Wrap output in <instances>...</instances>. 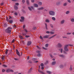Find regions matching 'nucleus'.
I'll return each mask as SVG.
<instances>
[{
    "label": "nucleus",
    "instance_id": "nucleus-1",
    "mask_svg": "<svg viewBox=\"0 0 74 74\" xmlns=\"http://www.w3.org/2000/svg\"><path fill=\"white\" fill-rule=\"evenodd\" d=\"M11 30H12V27H10L5 29V31L6 33H10L11 32Z\"/></svg>",
    "mask_w": 74,
    "mask_h": 74
},
{
    "label": "nucleus",
    "instance_id": "nucleus-2",
    "mask_svg": "<svg viewBox=\"0 0 74 74\" xmlns=\"http://www.w3.org/2000/svg\"><path fill=\"white\" fill-rule=\"evenodd\" d=\"M49 14L50 15H51V16H53V15H55V13L54 12L51 11L49 12Z\"/></svg>",
    "mask_w": 74,
    "mask_h": 74
},
{
    "label": "nucleus",
    "instance_id": "nucleus-3",
    "mask_svg": "<svg viewBox=\"0 0 74 74\" xmlns=\"http://www.w3.org/2000/svg\"><path fill=\"white\" fill-rule=\"evenodd\" d=\"M68 46H69V45H66L64 47V50L66 52H68V51H69V49H68V48H67Z\"/></svg>",
    "mask_w": 74,
    "mask_h": 74
},
{
    "label": "nucleus",
    "instance_id": "nucleus-4",
    "mask_svg": "<svg viewBox=\"0 0 74 74\" xmlns=\"http://www.w3.org/2000/svg\"><path fill=\"white\" fill-rule=\"evenodd\" d=\"M21 19L20 20V22H23V21H24V20H25V18L23 16H22L21 18Z\"/></svg>",
    "mask_w": 74,
    "mask_h": 74
},
{
    "label": "nucleus",
    "instance_id": "nucleus-5",
    "mask_svg": "<svg viewBox=\"0 0 74 74\" xmlns=\"http://www.w3.org/2000/svg\"><path fill=\"white\" fill-rule=\"evenodd\" d=\"M26 2L27 5H29L30 4V1L29 0H26Z\"/></svg>",
    "mask_w": 74,
    "mask_h": 74
},
{
    "label": "nucleus",
    "instance_id": "nucleus-6",
    "mask_svg": "<svg viewBox=\"0 0 74 74\" xmlns=\"http://www.w3.org/2000/svg\"><path fill=\"white\" fill-rule=\"evenodd\" d=\"M31 44H32V42H31V41H29L27 42V45L29 46L31 45Z\"/></svg>",
    "mask_w": 74,
    "mask_h": 74
},
{
    "label": "nucleus",
    "instance_id": "nucleus-7",
    "mask_svg": "<svg viewBox=\"0 0 74 74\" xmlns=\"http://www.w3.org/2000/svg\"><path fill=\"white\" fill-rule=\"evenodd\" d=\"M49 37V35H45L43 37V38H48Z\"/></svg>",
    "mask_w": 74,
    "mask_h": 74
},
{
    "label": "nucleus",
    "instance_id": "nucleus-8",
    "mask_svg": "<svg viewBox=\"0 0 74 74\" xmlns=\"http://www.w3.org/2000/svg\"><path fill=\"white\" fill-rule=\"evenodd\" d=\"M38 72H39V73H41V74H45V73H44L43 72L41 71L38 70Z\"/></svg>",
    "mask_w": 74,
    "mask_h": 74
},
{
    "label": "nucleus",
    "instance_id": "nucleus-9",
    "mask_svg": "<svg viewBox=\"0 0 74 74\" xmlns=\"http://www.w3.org/2000/svg\"><path fill=\"white\" fill-rule=\"evenodd\" d=\"M34 7L37 8L38 7V5L37 4H34Z\"/></svg>",
    "mask_w": 74,
    "mask_h": 74
},
{
    "label": "nucleus",
    "instance_id": "nucleus-10",
    "mask_svg": "<svg viewBox=\"0 0 74 74\" xmlns=\"http://www.w3.org/2000/svg\"><path fill=\"white\" fill-rule=\"evenodd\" d=\"M14 8L16 10H17L18 9V7L16 5H15L14 6Z\"/></svg>",
    "mask_w": 74,
    "mask_h": 74
},
{
    "label": "nucleus",
    "instance_id": "nucleus-11",
    "mask_svg": "<svg viewBox=\"0 0 74 74\" xmlns=\"http://www.w3.org/2000/svg\"><path fill=\"white\" fill-rule=\"evenodd\" d=\"M16 54H17V55H18V56H20V54H19V52L18 51V50L16 49Z\"/></svg>",
    "mask_w": 74,
    "mask_h": 74
},
{
    "label": "nucleus",
    "instance_id": "nucleus-12",
    "mask_svg": "<svg viewBox=\"0 0 74 74\" xmlns=\"http://www.w3.org/2000/svg\"><path fill=\"white\" fill-rule=\"evenodd\" d=\"M58 48L62 47V45H61V44L60 43H58Z\"/></svg>",
    "mask_w": 74,
    "mask_h": 74
},
{
    "label": "nucleus",
    "instance_id": "nucleus-13",
    "mask_svg": "<svg viewBox=\"0 0 74 74\" xmlns=\"http://www.w3.org/2000/svg\"><path fill=\"white\" fill-rule=\"evenodd\" d=\"M65 21L64 20H62L61 21V24H63L64 23Z\"/></svg>",
    "mask_w": 74,
    "mask_h": 74
},
{
    "label": "nucleus",
    "instance_id": "nucleus-14",
    "mask_svg": "<svg viewBox=\"0 0 74 74\" xmlns=\"http://www.w3.org/2000/svg\"><path fill=\"white\" fill-rule=\"evenodd\" d=\"M56 36V34H55V35L50 37L49 38V39H51V38H53V37H54L55 36Z\"/></svg>",
    "mask_w": 74,
    "mask_h": 74
},
{
    "label": "nucleus",
    "instance_id": "nucleus-15",
    "mask_svg": "<svg viewBox=\"0 0 74 74\" xmlns=\"http://www.w3.org/2000/svg\"><path fill=\"white\" fill-rule=\"evenodd\" d=\"M38 4L39 5H41L42 4V3L41 2H39L38 3Z\"/></svg>",
    "mask_w": 74,
    "mask_h": 74
},
{
    "label": "nucleus",
    "instance_id": "nucleus-16",
    "mask_svg": "<svg viewBox=\"0 0 74 74\" xmlns=\"http://www.w3.org/2000/svg\"><path fill=\"white\" fill-rule=\"evenodd\" d=\"M67 3H65L63 4V5L64 7H66L67 6Z\"/></svg>",
    "mask_w": 74,
    "mask_h": 74
},
{
    "label": "nucleus",
    "instance_id": "nucleus-17",
    "mask_svg": "<svg viewBox=\"0 0 74 74\" xmlns=\"http://www.w3.org/2000/svg\"><path fill=\"white\" fill-rule=\"evenodd\" d=\"M38 10H44V8L41 7L38 9Z\"/></svg>",
    "mask_w": 74,
    "mask_h": 74
},
{
    "label": "nucleus",
    "instance_id": "nucleus-18",
    "mask_svg": "<svg viewBox=\"0 0 74 74\" xmlns=\"http://www.w3.org/2000/svg\"><path fill=\"white\" fill-rule=\"evenodd\" d=\"M60 69H63V65H60Z\"/></svg>",
    "mask_w": 74,
    "mask_h": 74
},
{
    "label": "nucleus",
    "instance_id": "nucleus-19",
    "mask_svg": "<svg viewBox=\"0 0 74 74\" xmlns=\"http://www.w3.org/2000/svg\"><path fill=\"white\" fill-rule=\"evenodd\" d=\"M47 73L48 74H51V72L50 71H47Z\"/></svg>",
    "mask_w": 74,
    "mask_h": 74
},
{
    "label": "nucleus",
    "instance_id": "nucleus-20",
    "mask_svg": "<svg viewBox=\"0 0 74 74\" xmlns=\"http://www.w3.org/2000/svg\"><path fill=\"white\" fill-rule=\"evenodd\" d=\"M8 49H7L5 52V53L6 55H7V53H8Z\"/></svg>",
    "mask_w": 74,
    "mask_h": 74
},
{
    "label": "nucleus",
    "instance_id": "nucleus-21",
    "mask_svg": "<svg viewBox=\"0 0 74 74\" xmlns=\"http://www.w3.org/2000/svg\"><path fill=\"white\" fill-rule=\"evenodd\" d=\"M55 64H56V62L55 61L52 62V65H54Z\"/></svg>",
    "mask_w": 74,
    "mask_h": 74
},
{
    "label": "nucleus",
    "instance_id": "nucleus-22",
    "mask_svg": "<svg viewBox=\"0 0 74 74\" xmlns=\"http://www.w3.org/2000/svg\"><path fill=\"white\" fill-rule=\"evenodd\" d=\"M45 22L47 23H49V20L48 19H46L45 20Z\"/></svg>",
    "mask_w": 74,
    "mask_h": 74
},
{
    "label": "nucleus",
    "instance_id": "nucleus-23",
    "mask_svg": "<svg viewBox=\"0 0 74 74\" xmlns=\"http://www.w3.org/2000/svg\"><path fill=\"white\" fill-rule=\"evenodd\" d=\"M52 19L53 21H55L56 20V18H55L54 17H52Z\"/></svg>",
    "mask_w": 74,
    "mask_h": 74
},
{
    "label": "nucleus",
    "instance_id": "nucleus-24",
    "mask_svg": "<svg viewBox=\"0 0 74 74\" xmlns=\"http://www.w3.org/2000/svg\"><path fill=\"white\" fill-rule=\"evenodd\" d=\"M69 12H69V11H67L66 12L65 14H67H67H69Z\"/></svg>",
    "mask_w": 74,
    "mask_h": 74
},
{
    "label": "nucleus",
    "instance_id": "nucleus-25",
    "mask_svg": "<svg viewBox=\"0 0 74 74\" xmlns=\"http://www.w3.org/2000/svg\"><path fill=\"white\" fill-rule=\"evenodd\" d=\"M50 34H54V33H54V32H53L51 31L50 32Z\"/></svg>",
    "mask_w": 74,
    "mask_h": 74
},
{
    "label": "nucleus",
    "instance_id": "nucleus-26",
    "mask_svg": "<svg viewBox=\"0 0 74 74\" xmlns=\"http://www.w3.org/2000/svg\"><path fill=\"white\" fill-rule=\"evenodd\" d=\"M45 28L46 30H48V28H47V24L46 23L45 24Z\"/></svg>",
    "mask_w": 74,
    "mask_h": 74
},
{
    "label": "nucleus",
    "instance_id": "nucleus-27",
    "mask_svg": "<svg viewBox=\"0 0 74 74\" xmlns=\"http://www.w3.org/2000/svg\"><path fill=\"white\" fill-rule=\"evenodd\" d=\"M19 37L20 38H21V39H23V37H22V36H21L20 35L19 36Z\"/></svg>",
    "mask_w": 74,
    "mask_h": 74
},
{
    "label": "nucleus",
    "instance_id": "nucleus-28",
    "mask_svg": "<svg viewBox=\"0 0 74 74\" xmlns=\"http://www.w3.org/2000/svg\"><path fill=\"white\" fill-rule=\"evenodd\" d=\"M5 56H3V57H2L1 58V59L3 60H4V57Z\"/></svg>",
    "mask_w": 74,
    "mask_h": 74
},
{
    "label": "nucleus",
    "instance_id": "nucleus-29",
    "mask_svg": "<svg viewBox=\"0 0 74 74\" xmlns=\"http://www.w3.org/2000/svg\"><path fill=\"white\" fill-rule=\"evenodd\" d=\"M37 56L38 57H40V56H41V54L40 53H38L37 55Z\"/></svg>",
    "mask_w": 74,
    "mask_h": 74
},
{
    "label": "nucleus",
    "instance_id": "nucleus-30",
    "mask_svg": "<svg viewBox=\"0 0 74 74\" xmlns=\"http://www.w3.org/2000/svg\"><path fill=\"white\" fill-rule=\"evenodd\" d=\"M26 33H22V34L23 35V36H26Z\"/></svg>",
    "mask_w": 74,
    "mask_h": 74
},
{
    "label": "nucleus",
    "instance_id": "nucleus-31",
    "mask_svg": "<svg viewBox=\"0 0 74 74\" xmlns=\"http://www.w3.org/2000/svg\"><path fill=\"white\" fill-rule=\"evenodd\" d=\"M9 22L10 23H12L13 22V21L12 20H9Z\"/></svg>",
    "mask_w": 74,
    "mask_h": 74
},
{
    "label": "nucleus",
    "instance_id": "nucleus-32",
    "mask_svg": "<svg viewBox=\"0 0 74 74\" xmlns=\"http://www.w3.org/2000/svg\"><path fill=\"white\" fill-rule=\"evenodd\" d=\"M71 22H74V18H72L71 19Z\"/></svg>",
    "mask_w": 74,
    "mask_h": 74
},
{
    "label": "nucleus",
    "instance_id": "nucleus-33",
    "mask_svg": "<svg viewBox=\"0 0 74 74\" xmlns=\"http://www.w3.org/2000/svg\"><path fill=\"white\" fill-rule=\"evenodd\" d=\"M10 71V69H8L6 70V73H8Z\"/></svg>",
    "mask_w": 74,
    "mask_h": 74
},
{
    "label": "nucleus",
    "instance_id": "nucleus-34",
    "mask_svg": "<svg viewBox=\"0 0 74 74\" xmlns=\"http://www.w3.org/2000/svg\"><path fill=\"white\" fill-rule=\"evenodd\" d=\"M37 60V59L36 58H32V60L33 61H34V60Z\"/></svg>",
    "mask_w": 74,
    "mask_h": 74
},
{
    "label": "nucleus",
    "instance_id": "nucleus-35",
    "mask_svg": "<svg viewBox=\"0 0 74 74\" xmlns=\"http://www.w3.org/2000/svg\"><path fill=\"white\" fill-rule=\"evenodd\" d=\"M28 8L29 10V11H32V10L31 8L30 7H28Z\"/></svg>",
    "mask_w": 74,
    "mask_h": 74
},
{
    "label": "nucleus",
    "instance_id": "nucleus-36",
    "mask_svg": "<svg viewBox=\"0 0 74 74\" xmlns=\"http://www.w3.org/2000/svg\"><path fill=\"white\" fill-rule=\"evenodd\" d=\"M59 50L60 51L61 53H62V52H63V49H60Z\"/></svg>",
    "mask_w": 74,
    "mask_h": 74
},
{
    "label": "nucleus",
    "instance_id": "nucleus-37",
    "mask_svg": "<svg viewBox=\"0 0 74 74\" xmlns=\"http://www.w3.org/2000/svg\"><path fill=\"white\" fill-rule=\"evenodd\" d=\"M48 61H47L45 63V65H46L47 64H48Z\"/></svg>",
    "mask_w": 74,
    "mask_h": 74
},
{
    "label": "nucleus",
    "instance_id": "nucleus-38",
    "mask_svg": "<svg viewBox=\"0 0 74 74\" xmlns=\"http://www.w3.org/2000/svg\"><path fill=\"white\" fill-rule=\"evenodd\" d=\"M57 5H60L61 4V3L60 2H58L57 3Z\"/></svg>",
    "mask_w": 74,
    "mask_h": 74
},
{
    "label": "nucleus",
    "instance_id": "nucleus-39",
    "mask_svg": "<svg viewBox=\"0 0 74 74\" xmlns=\"http://www.w3.org/2000/svg\"><path fill=\"white\" fill-rule=\"evenodd\" d=\"M40 66H41V67H43V66H44V64L42 63H41L40 64Z\"/></svg>",
    "mask_w": 74,
    "mask_h": 74
},
{
    "label": "nucleus",
    "instance_id": "nucleus-40",
    "mask_svg": "<svg viewBox=\"0 0 74 74\" xmlns=\"http://www.w3.org/2000/svg\"><path fill=\"white\" fill-rule=\"evenodd\" d=\"M25 37L26 38H29V37H30V36L28 35V36H27V35H26L25 36Z\"/></svg>",
    "mask_w": 74,
    "mask_h": 74
},
{
    "label": "nucleus",
    "instance_id": "nucleus-41",
    "mask_svg": "<svg viewBox=\"0 0 74 74\" xmlns=\"http://www.w3.org/2000/svg\"><path fill=\"white\" fill-rule=\"evenodd\" d=\"M49 56H51V58H53V56H52V54H49Z\"/></svg>",
    "mask_w": 74,
    "mask_h": 74
},
{
    "label": "nucleus",
    "instance_id": "nucleus-42",
    "mask_svg": "<svg viewBox=\"0 0 74 74\" xmlns=\"http://www.w3.org/2000/svg\"><path fill=\"white\" fill-rule=\"evenodd\" d=\"M59 56L60 57H62V58H63V57H64V56H63V55H59Z\"/></svg>",
    "mask_w": 74,
    "mask_h": 74
},
{
    "label": "nucleus",
    "instance_id": "nucleus-43",
    "mask_svg": "<svg viewBox=\"0 0 74 74\" xmlns=\"http://www.w3.org/2000/svg\"><path fill=\"white\" fill-rule=\"evenodd\" d=\"M31 8H32V9H33V10H34V7L33 6H31Z\"/></svg>",
    "mask_w": 74,
    "mask_h": 74
},
{
    "label": "nucleus",
    "instance_id": "nucleus-44",
    "mask_svg": "<svg viewBox=\"0 0 74 74\" xmlns=\"http://www.w3.org/2000/svg\"><path fill=\"white\" fill-rule=\"evenodd\" d=\"M32 68H31L30 69V70L29 71V72H30H30H31V71H32Z\"/></svg>",
    "mask_w": 74,
    "mask_h": 74
},
{
    "label": "nucleus",
    "instance_id": "nucleus-45",
    "mask_svg": "<svg viewBox=\"0 0 74 74\" xmlns=\"http://www.w3.org/2000/svg\"><path fill=\"white\" fill-rule=\"evenodd\" d=\"M36 52L37 53H40L41 52L40 51H37Z\"/></svg>",
    "mask_w": 74,
    "mask_h": 74
},
{
    "label": "nucleus",
    "instance_id": "nucleus-46",
    "mask_svg": "<svg viewBox=\"0 0 74 74\" xmlns=\"http://www.w3.org/2000/svg\"><path fill=\"white\" fill-rule=\"evenodd\" d=\"M71 34V33H67L66 34L67 35H70Z\"/></svg>",
    "mask_w": 74,
    "mask_h": 74
},
{
    "label": "nucleus",
    "instance_id": "nucleus-47",
    "mask_svg": "<svg viewBox=\"0 0 74 74\" xmlns=\"http://www.w3.org/2000/svg\"><path fill=\"white\" fill-rule=\"evenodd\" d=\"M3 67H7V66H6V65H5V64H3Z\"/></svg>",
    "mask_w": 74,
    "mask_h": 74
},
{
    "label": "nucleus",
    "instance_id": "nucleus-48",
    "mask_svg": "<svg viewBox=\"0 0 74 74\" xmlns=\"http://www.w3.org/2000/svg\"><path fill=\"white\" fill-rule=\"evenodd\" d=\"M10 71H11L12 73H14V71L12 69H10Z\"/></svg>",
    "mask_w": 74,
    "mask_h": 74
},
{
    "label": "nucleus",
    "instance_id": "nucleus-49",
    "mask_svg": "<svg viewBox=\"0 0 74 74\" xmlns=\"http://www.w3.org/2000/svg\"><path fill=\"white\" fill-rule=\"evenodd\" d=\"M40 38L41 40H43V38H42V37L41 36H40Z\"/></svg>",
    "mask_w": 74,
    "mask_h": 74
},
{
    "label": "nucleus",
    "instance_id": "nucleus-50",
    "mask_svg": "<svg viewBox=\"0 0 74 74\" xmlns=\"http://www.w3.org/2000/svg\"><path fill=\"white\" fill-rule=\"evenodd\" d=\"M14 15H15V16H16L18 15V14L16 12H15L14 13Z\"/></svg>",
    "mask_w": 74,
    "mask_h": 74
},
{
    "label": "nucleus",
    "instance_id": "nucleus-51",
    "mask_svg": "<svg viewBox=\"0 0 74 74\" xmlns=\"http://www.w3.org/2000/svg\"><path fill=\"white\" fill-rule=\"evenodd\" d=\"M42 48L43 49H44L45 50H47V49L46 48H45L44 47H42Z\"/></svg>",
    "mask_w": 74,
    "mask_h": 74
},
{
    "label": "nucleus",
    "instance_id": "nucleus-52",
    "mask_svg": "<svg viewBox=\"0 0 74 74\" xmlns=\"http://www.w3.org/2000/svg\"><path fill=\"white\" fill-rule=\"evenodd\" d=\"M22 2L23 3H25V0H22Z\"/></svg>",
    "mask_w": 74,
    "mask_h": 74
},
{
    "label": "nucleus",
    "instance_id": "nucleus-53",
    "mask_svg": "<svg viewBox=\"0 0 74 74\" xmlns=\"http://www.w3.org/2000/svg\"><path fill=\"white\" fill-rule=\"evenodd\" d=\"M15 5H19V3H15Z\"/></svg>",
    "mask_w": 74,
    "mask_h": 74
},
{
    "label": "nucleus",
    "instance_id": "nucleus-54",
    "mask_svg": "<svg viewBox=\"0 0 74 74\" xmlns=\"http://www.w3.org/2000/svg\"><path fill=\"white\" fill-rule=\"evenodd\" d=\"M7 26V25L6 23L4 24V26L5 27H6V26Z\"/></svg>",
    "mask_w": 74,
    "mask_h": 74
},
{
    "label": "nucleus",
    "instance_id": "nucleus-55",
    "mask_svg": "<svg viewBox=\"0 0 74 74\" xmlns=\"http://www.w3.org/2000/svg\"><path fill=\"white\" fill-rule=\"evenodd\" d=\"M45 47H48V44H46L45 45Z\"/></svg>",
    "mask_w": 74,
    "mask_h": 74
},
{
    "label": "nucleus",
    "instance_id": "nucleus-56",
    "mask_svg": "<svg viewBox=\"0 0 74 74\" xmlns=\"http://www.w3.org/2000/svg\"><path fill=\"white\" fill-rule=\"evenodd\" d=\"M24 30L26 33H27V32H28V31L26 29H25Z\"/></svg>",
    "mask_w": 74,
    "mask_h": 74
},
{
    "label": "nucleus",
    "instance_id": "nucleus-57",
    "mask_svg": "<svg viewBox=\"0 0 74 74\" xmlns=\"http://www.w3.org/2000/svg\"><path fill=\"white\" fill-rule=\"evenodd\" d=\"M28 62H29V63H32V60H29V61Z\"/></svg>",
    "mask_w": 74,
    "mask_h": 74
},
{
    "label": "nucleus",
    "instance_id": "nucleus-58",
    "mask_svg": "<svg viewBox=\"0 0 74 74\" xmlns=\"http://www.w3.org/2000/svg\"><path fill=\"white\" fill-rule=\"evenodd\" d=\"M6 21H7V22H9L10 21V20H8V18H6Z\"/></svg>",
    "mask_w": 74,
    "mask_h": 74
},
{
    "label": "nucleus",
    "instance_id": "nucleus-59",
    "mask_svg": "<svg viewBox=\"0 0 74 74\" xmlns=\"http://www.w3.org/2000/svg\"><path fill=\"white\" fill-rule=\"evenodd\" d=\"M50 26L51 27H53V25H52V24H50Z\"/></svg>",
    "mask_w": 74,
    "mask_h": 74
},
{
    "label": "nucleus",
    "instance_id": "nucleus-60",
    "mask_svg": "<svg viewBox=\"0 0 74 74\" xmlns=\"http://www.w3.org/2000/svg\"><path fill=\"white\" fill-rule=\"evenodd\" d=\"M13 27H14L15 28H16V25H13Z\"/></svg>",
    "mask_w": 74,
    "mask_h": 74
},
{
    "label": "nucleus",
    "instance_id": "nucleus-61",
    "mask_svg": "<svg viewBox=\"0 0 74 74\" xmlns=\"http://www.w3.org/2000/svg\"><path fill=\"white\" fill-rule=\"evenodd\" d=\"M62 38H67V37L66 36H63Z\"/></svg>",
    "mask_w": 74,
    "mask_h": 74
},
{
    "label": "nucleus",
    "instance_id": "nucleus-62",
    "mask_svg": "<svg viewBox=\"0 0 74 74\" xmlns=\"http://www.w3.org/2000/svg\"><path fill=\"white\" fill-rule=\"evenodd\" d=\"M41 70H44V67L42 66V67L41 68Z\"/></svg>",
    "mask_w": 74,
    "mask_h": 74
},
{
    "label": "nucleus",
    "instance_id": "nucleus-63",
    "mask_svg": "<svg viewBox=\"0 0 74 74\" xmlns=\"http://www.w3.org/2000/svg\"><path fill=\"white\" fill-rule=\"evenodd\" d=\"M46 33H47V34H49V33H50V32L48 31L46 32Z\"/></svg>",
    "mask_w": 74,
    "mask_h": 74
},
{
    "label": "nucleus",
    "instance_id": "nucleus-64",
    "mask_svg": "<svg viewBox=\"0 0 74 74\" xmlns=\"http://www.w3.org/2000/svg\"><path fill=\"white\" fill-rule=\"evenodd\" d=\"M25 25H24L23 26V29H24V28L25 27Z\"/></svg>",
    "mask_w": 74,
    "mask_h": 74
}]
</instances>
